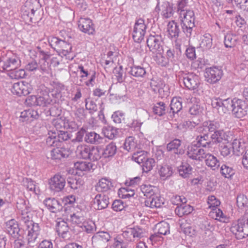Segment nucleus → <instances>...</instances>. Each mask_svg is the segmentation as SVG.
Segmentation results:
<instances>
[{
  "label": "nucleus",
  "instance_id": "41",
  "mask_svg": "<svg viewBox=\"0 0 248 248\" xmlns=\"http://www.w3.org/2000/svg\"><path fill=\"white\" fill-rule=\"evenodd\" d=\"M182 108V102L177 98H173L170 104V111L173 115L177 113Z\"/></svg>",
  "mask_w": 248,
  "mask_h": 248
},
{
  "label": "nucleus",
  "instance_id": "44",
  "mask_svg": "<svg viewBox=\"0 0 248 248\" xmlns=\"http://www.w3.org/2000/svg\"><path fill=\"white\" fill-rule=\"evenodd\" d=\"M157 230V233L162 235H167L170 233V225L166 222H159L156 225Z\"/></svg>",
  "mask_w": 248,
  "mask_h": 248
},
{
  "label": "nucleus",
  "instance_id": "54",
  "mask_svg": "<svg viewBox=\"0 0 248 248\" xmlns=\"http://www.w3.org/2000/svg\"><path fill=\"white\" fill-rule=\"evenodd\" d=\"M62 43L57 52L61 53L64 56H66L70 53L72 49V46L64 40Z\"/></svg>",
  "mask_w": 248,
  "mask_h": 248
},
{
  "label": "nucleus",
  "instance_id": "48",
  "mask_svg": "<svg viewBox=\"0 0 248 248\" xmlns=\"http://www.w3.org/2000/svg\"><path fill=\"white\" fill-rule=\"evenodd\" d=\"M220 172L225 178H230L235 174V170L226 165H223L220 169Z\"/></svg>",
  "mask_w": 248,
  "mask_h": 248
},
{
  "label": "nucleus",
  "instance_id": "24",
  "mask_svg": "<svg viewBox=\"0 0 248 248\" xmlns=\"http://www.w3.org/2000/svg\"><path fill=\"white\" fill-rule=\"evenodd\" d=\"M43 16L42 10L40 7L34 11L30 13V14L27 15V17H24L22 18L23 20L27 24L30 23H36L40 21Z\"/></svg>",
  "mask_w": 248,
  "mask_h": 248
},
{
  "label": "nucleus",
  "instance_id": "33",
  "mask_svg": "<svg viewBox=\"0 0 248 248\" xmlns=\"http://www.w3.org/2000/svg\"><path fill=\"white\" fill-rule=\"evenodd\" d=\"M145 204L147 206L151 208H160L164 204L163 199L154 196L150 199H148L145 202Z\"/></svg>",
  "mask_w": 248,
  "mask_h": 248
},
{
  "label": "nucleus",
  "instance_id": "46",
  "mask_svg": "<svg viewBox=\"0 0 248 248\" xmlns=\"http://www.w3.org/2000/svg\"><path fill=\"white\" fill-rule=\"evenodd\" d=\"M137 146V143L133 137L127 138L124 144V148L126 151L130 152L133 151Z\"/></svg>",
  "mask_w": 248,
  "mask_h": 248
},
{
  "label": "nucleus",
  "instance_id": "14",
  "mask_svg": "<svg viewBox=\"0 0 248 248\" xmlns=\"http://www.w3.org/2000/svg\"><path fill=\"white\" fill-rule=\"evenodd\" d=\"M41 7L39 1L37 0H28L26 1L24 5L21 9V14L22 18L24 17H27V15L31 12L39 9Z\"/></svg>",
  "mask_w": 248,
  "mask_h": 248
},
{
  "label": "nucleus",
  "instance_id": "55",
  "mask_svg": "<svg viewBox=\"0 0 248 248\" xmlns=\"http://www.w3.org/2000/svg\"><path fill=\"white\" fill-rule=\"evenodd\" d=\"M16 207L18 210H20L21 212V219L22 221V219L23 218V217H25L26 218H28L29 219H30L29 216L27 215L28 213V211H25V209H26L27 208V206L25 205V201L21 200H20L19 202H17Z\"/></svg>",
  "mask_w": 248,
  "mask_h": 248
},
{
  "label": "nucleus",
  "instance_id": "16",
  "mask_svg": "<svg viewBox=\"0 0 248 248\" xmlns=\"http://www.w3.org/2000/svg\"><path fill=\"white\" fill-rule=\"evenodd\" d=\"M42 93L43 97H45L47 99L46 101L45 100L46 106L56 103L57 100L62 96L61 91L58 89H52L49 93L45 91L42 92Z\"/></svg>",
  "mask_w": 248,
  "mask_h": 248
},
{
  "label": "nucleus",
  "instance_id": "32",
  "mask_svg": "<svg viewBox=\"0 0 248 248\" xmlns=\"http://www.w3.org/2000/svg\"><path fill=\"white\" fill-rule=\"evenodd\" d=\"M117 150V148L116 144L111 142L106 145L102 154L105 158L110 157L116 154Z\"/></svg>",
  "mask_w": 248,
  "mask_h": 248
},
{
  "label": "nucleus",
  "instance_id": "2",
  "mask_svg": "<svg viewBox=\"0 0 248 248\" xmlns=\"http://www.w3.org/2000/svg\"><path fill=\"white\" fill-rule=\"evenodd\" d=\"M231 232L237 239H242L248 236V214L245 215L237 222H233L231 228Z\"/></svg>",
  "mask_w": 248,
  "mask_h": 248
},
{
  "label": "nucleus",
  "instance_id": "53",
  "mask_svg": "<svg viewBox=\"0 0 248 248\" xmlns=\"http://www.w3.org/2000/svg\"><path fill=\"white\" fill-rule=\"evenodd\" d=\"M49 136L46 139V143L49 146H55L58 145V140L56 137V132L48 133Z\"/></svg>",
  "mask_w": 248,
  "mask_h": 248
},
{
  "label": "nucleus",
  "instance_id": "28",
  "mask_svg": "<svg viewBox=\"0 0 248 248\" xmlns=\"http://www.w3.org/2000/svg\"><path fill=\"white\" fill-rule=\"evenodd\" d=\"M102 139V137L95 132H88L84 137L85 142L94 144L100 143Z\"/></svg>",
  "mask_w": 248,
  "mask_h": 248
},
{
  "label": "nucleus",
  "instance_id": "57",
  "mask_svg": "<svg viewBox=\"0 0 248 248\" xmlns=\"http://www.w3.org/2000/svg\"><path fill=\"white\" fill-rule=\"evenodd\" d=\"M155 165V161L154 159L147 158L142 165L143 171L148 172L153 169Z\"/></svg>",
  "mask_w": 248,
  "mask_h": 248
},
{
  "label": "nucleus",
  "instance_id": "27",
  "mask_svg": "<svg viewBox=\"0 0 248 248\" xmlns=\"http://www.w3.org/2000/svg\"><path fill=\"white\" fill-rule=\"evenodd\" d=\"M68 151L63 148H55L50 152L51 158L53 160H60L68 157Z\"/></svg>",
  "mask_w": 248,
  "mask_h": 248
},
{
  "label": "nucleus",
  "instance_id": "29",
  "mask_svg": "<svg viewBox=\"0 0 248 248\" xmlns=\"http://www.w3.org/2000/svg\"><path fill=\"white\" fill-rule=\"evenodd\" d=\"M91 147V146L85 144L78 145L76 151L77 155L83 159H88L90 156Z\"/></svg>",
  "mask_w": 248,
  "mask_h": 248
},
{
  "label": "nucleus",
  "instance_id": "39",
  "mask_svg": "<svg viewBox=\"0 0 248 248\" xmlns=\"http://www.w3.org/2000/svg\"><path fill=\"white\" fill-rule=\"evenodd\" d=\"M128 73L135 77H143L146 73L145 68L141 66L134 65L130 67Z\"/></svg>",
  "mask_w": 248,
  "mask_h": 248
},
{
  "label": "nucleus",
  "instance_id": "3",
  "mask_svg": "<svg viewBox=\"0 0 248 248\" xmlns=\"http://www.w3.org/2000/svg\"><path fill=\"white\" fill-rule=\"evenodd\" d=\"M227 98L222 100L219 98H214L212 99L211 105L214 108H216L220 115L227 113L230 110H232L234 107L235 100Z\"/></svg>",
  "mask_w": 248,
  "mask_h": 248
},
{
  "label": "nucleus",
  "instance_id": "18",
  "mask_svg": "<svg viewBox=\"0 0 248 248\" xmlns=\"http://www.w3.org/2000/svg\"><path fill=\"white\" fill-rule=\"evenodd\" d=\"M20 60L16 57L9 58L5 61H0V66L4 70L12 72L20 65Z\"/></svg>",
  "mask_w": 248,
  "mask_h": 248
},
{
  "label": "nucleus",
  "instance_id": "40",
  "mask_svg": "<svg viewBox=\"0 0 248 248\" xmlns=\"http://www.w3.org/2000/svg\"><path fill=\"white\" fill-rule=\"evenodd\" d=\"M112 186L110 181L106 178H102L99 180L96 186V189L98 191L105 192L108 190Z\"/></svg>",
  "mask_w": 248,
  "mask_h": 248
},
{
  "label": "nucleus",
  "instance_id": "47",
  "mask_svg": "<svg viewBox=\"0 0 248 248\" xmlns=\"http://www.w3.org/2000/svg\"><path fill=\"white\" fill-rule=\"evenodd\" d=\"M104 136L109 139H114L118 133L117 129L111 126H107L103 129Z\"/></svg>",
  "mask_w": 248,
  "mask_h": 248
},
{
  "label": "nucleus",
  "instance_id": "37",
  "mask_svg": "<svg viewBox=\"0 0 248 248\" xmlns=\"http://www.w3.org/2000/svg\"><path fill=\"white\" fill-rule=\"evenodd\" d=\"M197 142V145L199 146H202L205 148H210L211 147L212 142L209 139V137L207 134H204L203 136H198L196 138Z\"/></svg>",
  "mask_w": 248,
  "mask_h": 248
},
{
  "label": "nucleus",
  "instance_id": "12",
  "mask_svg": "<svg viewBox=\"0 0 248 248\" xmlns=\"http://www.w3.org/2000/svg\"><path fill=\"white\" fill-rule=\"evenodd\" d=\"M222 76V70L216 67H214L207 68L204 76L208 82L213 84L219 80Z\"/></svg>",
  "mask_w": 248,
  "mask_h": 248
},
{
  "label": "nucleus",
  "instance_id": "64",
  "mask_svg": "<svg viewBox=\"0 0 248 248\" xmlns=\"http://www.w3.org/2000/svg\"><path fill=\"white\" fill-rule=\"evenodd\" d=\"M236 203L239 208H242L247 205L248 203V199L244 195H238L236 199Z\"/></svg>",
  "mask_w": 248,
  "mask_h": 248
},
{
  "label": "nucleus",
  "instance_id": "20",
  "mask_svg": "<svg viewBox=\"0 0 248 248\" xmlns=\"http://www.w3.org/2000/svg\"><path fill=\"white\" fill-rule=\"evenodd\" d=\"M45 97H43V93L37 96L35 95H31L28 96L25 100V104L29 107L40 106L45 107V101L46 100Z\"/></svg>",
  "mask_w": 248,
  "mask_h": 248
},
{
  "label": "nucleus",
  "instance_id": "38",
  "mask_svg": "<svg viewBox=\"0 0 248 248\" xmlns=\"http://www.w3.org/2000/svg\"><path fill=\"white\" fill-rule=\"evenodd\" d=\"M93 167V164L91 162L85 161H78L75 163L74 168L76 170L80 172L89 171Z\"/></svg>",
  "mask_w": 248,
  "mask_h": 248
},
{
  "label": "nucleus",
  "instance_id": "22",
  "mask_svg": "<svg viewBox=\"0 0 248 248\" xmlns=\"http://www.w3.org/2000/svg\"><path fill=\"white\" fill-rule=\"evenodd\" d=\"M155 9H158L161 12L163 16L166 18L170 17L173 14L172 5L168 1L163 2L160 7L158 3Z\"/></svg>",
  "mask_w": 248,
  "mask_h": 248
},
{
  "label": "nucleus",
  "instance_id": "35",
  "mask_svg": "<svg viewBox=\"0 0 248 248\" xmlns=\"http://www.w3.org/2000/svg\"><path fill=\"white\" fill-rule=\"evenodd\" d=\"M168 32L171 38H177L179 36L180 29L177 23L172 21L168 24Z\"/></svg>",
  "mask_w": 248,
  "mask_h": 248
},
{
  "label": "nucleus",
  "instance_id": "42",
  "mask_svg": "<svg viewBox=\"0 0 248 248\" xmlns=\"http://www.w3.org/2000/svg\"><path fill=\"white\" fill-rule=\"evenodd\" d=\"M163 85L161 81L159 80L152 79L150 82V86L152 90L155 93H158L159 95H162V93L164 92L163 89L162 88Z\"/></svg>",
  "mask_w": 248,
  "mask_h": 248
},
{
  "label": "nucleus",
  "instance_id": "52",
  "mask_svg": "<svg viewBox=\"0 0 248 248\" xmlns=\"http://www.w3.org/2000/svg\"><path fill=\"white\" fill-rule=\"evenodd\" d=\"M10 77L13 79H19L25 78L26 76V73L23 69H14L12 72H10L9 74Z\"/></svg>",
  "mask_w": 248,
  "mask_h": 248
},
{
  "label": "nucleus",
  "instance_id": "8",
  "mask_svg": "<svg viewBox=\"0 0 248 248\" xmlns=\"http://www.w3.org/2000/svg\"><path fill=\"white\" fill-rule=\"evenodd\" d=\"M232 112L235 117L242 118L248 114V106L244 100L237 99L235 100L234 107Z\"/></svg>",
  "mask_w": 248,
  "mask_h": 248
},
{
  "label": "nucleus",
  "instance_id": "19",
  "mask_svg": "<svg viewBox=\"0 0 248 248\" xmlns=\"http://www.w3.org/2000/svg\"><path fill=\"white\" fill-rule=\"evenodd\" d=\"M5 230L7 232L14 238H18L20 235V229L17 222L15 219H11L5 223Z\"/></svg>",
  "mask_w": 248,
  "mask_h": 248
},
{
  "label": "nucleus",
  "instance_id": "61",
  "mask_svg": "<svg viewBox=\"0 0 248 248\" xmlns=\"http://www.w3.org/2000/svg\"><path fill=\"white\" fill-rule=\"evenodd\" d=\"M85 107L87 109L90 111L91 113L95 112L97 110V106L94 101L90 98L86 99Z\"/></svg>",
  "mask_w": 248,
  "mask_h": 248
},
{
  "label": "nucleus",
  "instance_id": "1",
  "mask_svg": "<svg viewBox=\"0 0 248 248\" xmlns=\"http://www.w3.org/2000/svg\"><path fill=\"white\" fill-rule=\"evenodd\" d=\"M181 21L182 28L187 36L191 34L192 29L195 27V15L192 10H183L178 12Z\"/></svg>",
  "mask_w": 248,
  "mask_h": 248
},
{
  "label": "nucleus",
  "instance_id": "31",
  "mask_svg": "<svg viewBox=\"0 0 248 248\" xmlns=\"http://www.w3.org/2000/svg\"><path fill=\"white\" fill-rule=\"evenodd\" d=\"M211 138L215 142L226 144L228 143L227 139L228 136L225 134L224 131L217 130L211 135Z\"/></svg>",
  "mask_w": 248,
  "mask_h": 248
},
{
  "label": "nucleus",
  "instance_id": "23",
  "mask_svg": "<svg viewBox=\"0 0 248 248\" xmlns=\"http://www.w3.org/2000/svg\"><path fill=\"white\" fill-rule=\"evenodd\" d=\"M125 237H129L130 241H134L135 238L140 239L143 237V231L138 227L129 228L124 233Z\"/></svg>",
  "mask_w": 248,
  "mask_h": 248
},
{
  "label": "nucleus",
  "instance_id": "7",
  "mask_svg": "<svg viewBox=\"0 0 248 248\" xmlns=\"http://www.w3.org/2000/svg\"><path fill=\"white\" fill-rule=\"evenodd\" d=\"M208 151V150L203 149L197 144H192L188 147L187 155L192 159L202 161Z\"/></svg>",
  "mask_w": 248,
  "mask_h": 248
},
{
  "label": "nucleus",
  "instance_id": "15",
  "mask_svg": "<svg viewBox=\"0 0 248 248\" xmlns=\"http://www.w3.org/2000/svg\"><path fill=\"white\" fill-rule=\"evenodd\" d=\"M78 26L81 31L88 34H93L95 31L92 21L89 18L80 17Z\"/></svg>",
  "mask_w": 248,
  "mask_h": 248
},
{
  "label": "nucleus",
  "instance_id": "17",
  "mask_svg": "<svg viewBox=\"0 0 248 248\" xmlns=\"http://www.w3.org/2000/svg\"><path fill=\"white\" fill-rule=\"evenodd\" d=\"M109 203L108 196L104 194L96 195L93 201L95 209L102 210L106 208Z\"/></svg>",
  "mask_w": 248,
  "mask_h": 248
},
{
  "label": "nucleus",
  "instance_id": "43",
  "mask_svg": "<svg viewBox=\"0 0 248 248\" xmlns=\"http://www.w3.org/2000/svg\"><path fill=\"white\" fill-rule=\"evenodd\" d=\"M132 158V160L140 164V163H143L148 158L146 152L144 151H140L134 153Z\"/></svg>",
  "mask_w": 248,
  "mask_h": 248
},
{
  "label": "nucleus",
  "instance_id": "25",
  "mask_svg": "<svg viewBox=\"0 0 248 248\" xmlns=\"http://www.w3.org/2000/svg\"><path fill=\"white\" fill-rule=\"evenodd\" d=\"M56 230L60 236L64 239L69 238V227L65 221L61 220L57 223Z\"/></svg>",
  "mask_w": 248,
  "mask_h": 248
},
{
  "label": "nucleus",
  "instance_id": "34",
  "mask_svg": "<svg viewBox=\"0 0 248 248\" xmlns=\"http://www.w3.org/2000/svg\"><path fill=\"white\" fill-rule=\"evenodd\" d=\"M193 210V207L189 204H181L175 210V213L179 217H182L191 213Z\"/></svg>",
  "mask_w": 248,
  "mask_h": 248
},
{
  "label": "nucleus",
  "instance_id": "51",
  "mask_svg": "<svg viewBox=\"0 0 248 248\" xmlns=\"http://www.w3.org/2000/svg\"><path fill=\"white\" fill-rule=\"evenodd\" d=\"M201 46L204 49H209L212 45V38L210 34H206L203 36L200 44Z\"/></svg>",
  "mask_w": 248,
  "mask_h": 248
},
{
  "label": "nucleus",
  "instance_id": "21",
  "mask_svg": "<svg viewBox=\"0 0 248 248\" xmlns=\"http://www.w3.org/2000/svg\"><path fill=\"white\" fill-rule=\"evenodd\" d=\"M47 209L52 213L60 212L62 209L61 203L54 198H47L44 202Z\"/></svg>",
  "mask_w": 248,
  "mask_h": 248
},
{
  "label": "nucleus",
  "instance_id": "6",
  "mask_svg": "<svg viewBox=\"0 0 248 248\" xmlns=\"http://www.w3.org/2000/svg\"><path fill=\"white\" fill-rule=\"evenodd\" d=\"M163 41L160 35H150L147 39V46L154 53H162L163 50Z\"/></svg>",
  "mask_w": 248,
  "mask_h": 248
},
{
  "label": "nucleus",
  "instance_id": "60",
  "mask_svg": "<svg viewBox=\"0 0 248 248\" xmlns=\"http://www.w3.org/2000/svg\"><path fill=\"white\" fill-rule=\"evenodd\" d=\"M192 168L189 165H183L179 169V172L181 176L184 178L187 177L191 173Z\"/></svg>",
  "mask_w": 248,
  "mask_h": 248
},
{
  "label": "nucleus",
  "instance_id": "59",
  "mask_svg": "<svg viewBox=\"0 0 248 248\" xmlns=\"http://www.w3.org/2000/svg\"><path fill=\"white\" fill-rule=\"evenodd\" d=\"M66 123V120L62 118H57L54 119L52 122L53 125L56 128L57 131L58 130H61V129L63 128H65Z\"/></svg>",
  "mask_w": 248,
  "mask_h": 248
},
{
  "label": "nucleus",
  "instance_id": "50",
  "mask_svg": "<svg viewBox=\"0 0 248 248\" xmlns=\"http://www.w3.org/2000/svg\"><path fill=\"white\" fill-rule=\"evenodd\" d=\"M159 173L161 177L168 178L172 173V168L168 165H164L160 168Z\"/></svg>",
  "mask_w": 248,
  "mask_h": 248
},
{
  "label": "nucleus",
  "instance_id": "5",
  "mask_svg": "<svg viewBox=\"0 0 248 248\" xmlns=\"http://www.w3.org/2000/svg\"><path fill=\"white\" fill-rule=\"evenodd\" d=\"M110 235L107 232H99L92 237V244L95 248H106L110 239Z\"/></svg>",
  "mask_w": 248,
  "mask_h": 248
},
{
  "label": "nucleus",
  "instance_id": "4",
  "mask_svg": "<svg viewBox=\"0 0 248 248\" xmlns=\"http://www.w3.org/2000/svg\"><path fill=\"white\" fill-rule=\"evenodd\" d=\"M22 222L24 223L25 227L28 231V243L31 245L35 242L40 231V227L37 223L33 222L32 220L23 217Z\"/></svg>",
  "mask_w": 248,
  "mask_h": 248
},
{
  "label": "nucleus",
  "instance_id": "30",
  "mask_svg": "<svg viewBox=\"0 0 248 248\" xmlns=\"http://www.w3.org/2000/svg\"><path fill=\"white\" fill-rule=\"evenodd\" d=\"M206 165L213 170L217 169L219 166V162L216 156L210 154L208 152L204 158Z\"/></svg>",
  "mask_w": 248,
  "mask_h": 248
},
{
  "label": "nucleus",
  "instance_id": "58",
  "mask_svg": "<svg viewBox=\"0 0 248 248\" xmlns=\"http://www.w3.org/2000/svg\"><path fill=\"white\" fill-rule=\"evenodd\" d=\"M56 137L58 142L66 141L70 139L71 135L66 131L58 130L56 132Z\"/></svg>",
  "mask_w": 248,
  "mask_h": 248
},
{
  "label": "nucleus",
  "instance_id": "11",
  "mask_svg": "<svg viewBox=\"0 0 248 248\" xmlns=\"http://www.w3.org/2000/svg\"><path fill=\"white\" fill-rule=\"evenodd\" d=\"M50 189L54 192L61 191L65 185V178L60 174H55L49 181Z\"/></svg>",
  "mask_w": 248,
  "mask_h": 248
},
{
  "label": "nucleus",
  "instance_id": "10",
  "mask_svg": "<svg viewBox=\"0 0 248 248\" xmlns=\"http://www.w3.org/2000/svg\"><path fill=\"white\" fill-rule=\"evenodd\" d=\"M32 90L31 85L26 81L18 82L13 84L12 92L18 96L27 95Z\"/></svg>",
  "mask_w": 248,
  "mask_h": 248
},
{
  "label": "nucleus",
  "instance_id": "26",
  "mask_svg": "<svg viewBox=\"0 0 248 248\" xmlns=\"http://www.w3.org/2000/svg\"><path fill=\"white\" fill-rule=\"evenodd\" d=\"M181 145V141L178 139H175L167 145V150L168 152L173 151L174 153L177 155H182L184 153V151L182 149H179V147Z\"/></svg>",
  "mask_w": 248,
  "mask_h": 248
},
{
  "label": "nucleus",
  "instance_id": "63",
  "mask_svg": "<svg viewBox=\"0 0 248 248\" xmlns=\"http://www.w3.org/2000/svg\"><path fill=\"white\" fill-rule=\"evenodd\" d=\"M25 183H26V186L27 189L31 191H32L36 194H38L39 190L36 188L33 181L31 179H26Z\"/></svg>",
  "mask_w": 248,
  "mask_h": 248
},
{
  "label": "nucleus",
  "instance_id": "49",
  "mask_svg": "<svg viewBox=\"0 0 248 248\" xmlns=\"http://www.w3.org/2000/svg\"><path fill=\"white\" fill-rule=\"evenodd\" d=\"M89 159L91 161H96L101 158V153L97 147L91 146V152H90Z\"/></svg>",
  "mask_w": 248,
  "mask_h": 248
},
{
  "label": "nucleus",
  "instance_id": "36",
  "mask_svg": "<svg viewBox=\"0 0 248 248\" xmlns=\"http://www.w3.org/2000/svg\"><path fill=\"white\" fill-rule=\"evenodd\" d=\"M237 37L235 34L227 33L224 36V45L226 47L231 48L234 47L237 43Z\"/></svg>",
  "mask_w": 248,
  "mask_h": 248
},
{
  "label": "nucleus",
  "instance_id": "56",
  "mask_svg": "<svg viewBox=\"0 0 248 248\" xmlns=\"http://www.w3.org/2000/svg\"><path fill=\"white\" fill-rule=\"evenodd\" d=\"M63 40L59 39L56 37H52L48 39V42L50 46L58 52L62 43Z\"/></svg>",
  "mask_w": 248,
  "mask_h": 248
},
{
  "label": "nucleus",
  "instance_id": "9",
  "mask_svg": "<svg viewBox=\"0 0 248 248\" xmlns=\"http://www.w3.org/2000/svg\"><path fill=\"white\" fill-rule=\"evenodd\" d=\"M146 26L142 19H139L135 23L133 33V38L135 42L140 43L143 39Z\"/></svg>",
  "mask_w": 248,
  "mask_h": 248
},
{
  "label": "nucleus",
  "instance_id": "62",
  "mask_svg": "<svg viewBox=\"0 0 248 248\" xmlns=\"http://www.w3.org/2000/svg\"><path fill=\"white\" fill-rule=\"evenodd\" d=\"M219 124L218 123L214 122H209L204 123V126L205 127V130L209 132H214L217 130Z\"/></svg>",
  "mask_w": 248,
  "mask_h": 248
},
{
  "label": "nucleus",
  "instance_id": "13",
  "mask_svg": "<svg viewBox=\"0 0 248 248\" xmlns=\"http://www.w3.org/2000/svg\"><path fill=\"white\" fill-rule=\"evenodd\" d=\"M184 84L189 90H195L200 83L199 77L193 73L185 74L183 77Z\"/></svg>",
  "mask_w": 248,
  "mask_h": 248
},
{
  "label": "nucleus",
  "instance_id": "45",
  "mask_svg": "<svg viewBox=\"0 0 248 248\" xmlns=\"http://www.w3.org/2000/svg\"><path fill=\"white\" fill-rule=\"evenodd\" d=\"M165 104L164 102H157L153 108V112L158 116H162L165 113Z\"/></svg>",
  "mask_w": 248,
  "mask_h": 248
}]
</instances>
